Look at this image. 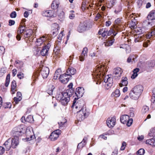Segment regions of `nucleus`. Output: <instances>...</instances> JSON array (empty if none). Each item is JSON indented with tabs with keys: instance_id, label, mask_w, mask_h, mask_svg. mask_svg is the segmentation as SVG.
I'll list each match as a JSON object with an SVG mask.
<instances>
[{
	"instance_id": "obj_9",
	"label": "nucleus",
	"mask_w": 155,
	"mask_h": 155,
	"mask_svg": "<svg viewBox=\"0 0 155 155\" xmlns=\"http://www.w3.org/2000/svg\"><path fill=\"white\" fill-rule=\"evenodd\" d=\"M121 29L118 25H116L112 28H110L107 32V35L110 36L113 34L114 36H115L118 32L121 31Z\"/></svg>"
},
{
	"instance_id": "obj_43",
	"label": "nucleus",
	"mask_w": 155,
	"mask_h": 155,
	"mask_svg": "<svg viewBox=\"0 0 155 155\" xmlns=\"http://www.w3.org/2000/svg\"><path fill=\"white\" fill-rule=\"evenodd\" d=\"M12 88L13 90L14 89H15L16 87V83L15 80H13L11 83Z\"/></svg>"
},
{
	"instance_id": "obj_5",
	"label": "nucleus",
	"mask_w": 155,
	"mask_h": 155,
	"mask_svg": "<svg viewBox=\"0 0 155 155\" xmlns=\"http://www.w3.org/2000/svg\"><path fill=\"white\" fill-rule=\"evenodd\" d=\"M24 128V126L23 125H20L14 127L12 131V135L13 137H18L19 136H21L25 130Z\"/></svg>"
},
{
	"instance_id": "obj_42",
	"label": "nucleus",
	"mask_w": 155,
	"mask_h": 155,
	"mask_svg": "<svg viewBox=\"0 0 155 155\" xmlns=\"http://www.w3.org/2000/svg\"><path fill=\"white\" fill-rule=\"evenodd\" d=\"M133 122V119L132 118L129 119V120H127V122H126L127 125L128 127L130 126L132 124Z\"/></svg>"
},
{
	"instance_id": "obj_27",
	"label": "nucleus",
	"mask_w": 155,
	"mask_h": 155,
	"mask_svg": "<svg viewBox=\"0 0 155 155\" xmlns=\"http://www.w3.org/2000/svg\"><path fill=\"white\" fill-rule=\"evenodd\" d=\"M107 29L102 28L99 30L98 33L99 35H101L102 37H104L107 35Z\"/></svg>"
},
{
	"instance_id": "obj_49",
	"label": "nucleus",
	"mask_w": 155,
	"mask_h": 155,
	"mask_svg": "<svg viewBox=\"0 0 155 155\" xmlns=\"http://www.w3.org/2000/svg\"><path fill=\"white\" fill-rule=\"evenodd\" d=\"M133 57H135V55H130L127 58V61L128 63L130 62L132 60V58H133Z\"/></svg>"
},
{
	"instance_id": "obj_54",
	"label": "nucleus",
	"mask_w": 155,
	"mask_h": 155,
	"mask_svg": "<svg viewBox=\"0 0 155 155\" xmlns=\"http://www.w3.org/2000/svg\"><path fill=\"white\" fill-rule=\"evenodd\" d=\"M51 46V44L48 43L47 44V45H43L45 48H46L48 50H49V49Z\"/></svg>"
},
{
	"instance_id": "obj_44",
	"label": "nucleus",
	"mask_w": 155,
	"mask_h": 155,
	"mask_svg": "<svg viewBox=\"0 0 155 155\" xmlns=\"http://www.w3.org/2000/svg\"><path fill=\"white\" fill-rule=\"evenodd\" d=\"M21 99L22 97H15L14 98V102H15V104H17Z\"/></svg>"
},
{
	"instance_id": "obj_50",
	"label": "nucleus",
	"mask_w": 155,
	"mask_h": 155,
	"mask_svg": "<svg viewBox=\"0 0 155 155\" xmlns=\"http://www.w3.org/2000/svg\"><path fill=\"white\" fill-rule=\"evenodd\" d=\"M35 137L33 135H31L30 137H27L25 138L26 140L27 141H29L30 140H32L33 139H34Z\"/></svg>"
},
{
	"instance_id": "obj_21",
	"label": "nucleus",
	"mask_w": 155,
	"mask_h": 155,
	"mask_svg": "<svg viewBox=\"0 0 155 155\" xmlns=\"http://www.w3.org/2000/svg\"><path fill=\"white\" fill-rule=\"evenodd\" d=\"M115 41L113 36H112V38H109L108 39L107 41L106 42H104L105 46L106 47L110 46L112 45Z\"/></svg>"
},
{
	"instance_id": "obj_32",
	"label": "nucleus",
	"mask_w": 155,
	"mask_h": 155,
	"mask_svg": "<svg viewBox=\"0 0 155 155\" xmlns=\"http://www.w3.org/2000/svg\"><path fill=\"white\" fill-rule=\"evenodd\" d=\"M48 51V50L43 46L42 48L40 51L41 54L42 56H45L47 54Z\"/></svg>"
},
{
	"instance_id": "obj_22",
	"label": "nucleus",
	"mask_w": 155,
	"mask_h": 155,
	"mask_svg": "<svg viewBox=\"0 0 155 155\" xmlns=\"http://www.w3.org/2000/svg\"><path fill=\"white\" fill-rule=\"evenodd\" d=\"M66 72L67 73L66 74L71 77V75L74 74L76 73V71L72 67H69L67 70Z\"/></svg>"
},
{
	"instance_id": "obj_24",
	"label": "nucleus",
	"mask_w": 155,
	"mask_h": 155,
	"mask_svg": "<svg viewBox=\"0 0 155 155\" xmlns=\"http://www.w3.org/2000/svg\"><path fill=\"white\" fill-rule=\"evenodd\" d=\"M59 4V2L58 0H54L51 4V8L54 9H56L58 8Z\"/></svg>"
},
{
	"instance_id": "obj_23",
	"label": "nucleus",
	"mask_w": 155,
	"mask_h": 155,
	"mask_svg": "<svg viewBox=\"0 0 155 155\" xmlns=\"http://www.w3.org/2000/svg\"><path fill=\"white\" fill-rule=\"evenodd\" d=\"M42 15L45 16L51 17L53 16V12L52 11L50 10L44 11Z\"/></svg>"
},
{
	"instance_id": "obj_29",
	"label": "nucleus",
	"mask_w": 155,
	"mask_h": 155,
	"mask_svg": "<svg viewBox=\"0 0 155 155\" xmlns=\"http://www.w3.org/2000/svg\"><path fill=\"white\" fill-rule=\"evenodd\" d=\"M146 143L153 147H155V138L148 139L146 140Z\"/></svg>"
},
{
	"instance_id": "obj_18",
	"label": "nucleus",
	"mask_w": 155,
	"mask_h": 155,
	"mask_svg": "<svg viewBox=\"0 0 155 155\" xmlns=\"http://www.w3.org/2000/svg\"><path fill=\"white\" fill-rule=\"evenodd\" d=\"M87 51L88 48H87L85 47L83 48L81 54L79 56L80 61H83L84 60L85 58L87 56Z\"/></svg>"
},
{
	"instance_id": "obj_26",
	"label": "nucleus",
	"mask_w": 155,
	"mask_h": 155,
	"mask_svg": "<svg viewBox=\"0 0 155 155\" xmlns=\"http://www.w3.org/2000/svg\"><path fill=\"white\" fill-rule=\"evenodd\" d=\"M127 80V78L126 77H122L121 83L120 84V87H122V86L127 85L128 84Z\"/></svg>"
},
{
	"instance_id": "obj_56",
	"label": "nucleus",
	"mask_w": 155,
	"mask_h": 155,
	"mask_svg": "<svg viewBox=\"0 0 155 155\" xmlns=\"http://www.w3.org/2000/svg\"><path fill=\"white\" fill-rule=\"evenodd\" d=\"M6 71L5 69L4 68L1 69L0 70V74H1L5 73Z\"/></svg>"
},
{
	"instance_id": "obj_41",
	"label": "nucleus",
	"mask_w": 155,
	"mask_h": 155,
	"mask_svg": "<svg viewBox=\"0 0 155 155\" xmlns=\"http://www.w3.org/2000/svg\"><path fill=\"white\" fill-rule=\"evenodd\" d=\"M152 102L151 106L152 108L153 109H155V97L152 98L151 99Z\"/></svg>"
},
{
	"instance_id": "obj_4",
	"label": "nucleus",
	"mask_w": 155,
	"mask_h": 155,
	"mask_svg": "<svg viewBox=\"0 0 155 155\" xmlns=\"http://www.w3.org/2000/svg\"><path fill=\"white\" fill-rule=\"evenodd\" d=\"M33 31L31 29L25 30L23 26H20L18 28V30L17 31V35L16 36L17 39L19 41L21 40L20 34L22 35L23 33L24 35V36L25 38H27L30 36L31 35L33 34Z\"/></svg>"
},
{
	"instance_id": "obj_17",
	"label": "nucleus",
	"mask_w": 155,
	"mask_h": 155,
	"mask_svg": "<svg viewBox=\"0 0 155 155\" xmlns=\"http://www.w3.org/2000/svg\"><path fill=\"white\" fill-rule=\"evenodd\" d=\"M52 26L54 28L52 29V36L54 37L58 34V30L60 28L59 25L56 23H54Z\"/></svg>"
},
{
	"instance_id": "obj_37",
	"label": "nucleus",
	"mask_w": 155,
	"mask_h": 155,
	"mask_svg": "<svg viewBox=\"0 0 155 155\" xmlns=\"http://www.w3.org/2000/svg\"><path fill=\"white\" fill-rule=\"evenodd\" d=\"M10 80V74H8L7 76L6 81H5V86L6 87H7L9 84Z\"/></svg>"
},
{
	"instance_id": "obj_61",
	"label": "nucleus",
	"mask_w": 155,
	"mask_h": 155,
	"mask_svg": "<svg viewBox=\"0 0 155 155\" xmlns=\"http://www.w3.org/2000/svg\"><path fill=\"white\" fill-rule=\"evenodd\" d=\"M115 22L116 24H118L121 22V19L120 18H118L115 20Z\"/></svg>"
},
{
	"instance_id": "obj_57",
	"label": "nucleus",
	"mask_w": 155,
	"mask_h": 155,
	"mask_svg": "<svg viewBox=\"0 0 155 155\" xmlns=\"http://www.w3.org/2000/svg\"><path fill=\"white\" fill-rule=\"evenodd\" d=\"M87 140V138L86 137H84L82 141V142L83 143V145L81 146L82 147H83L85 145L86 141Z\"/></svg>"
},
{
	"instance_id": "obj_16",
	"label": "nucleus",
	"mask_w": 155,
	"mask_h": 155,
	"mask_svg": "<svg viewBox=\"0 0 155 155\" xmlns=\"http://www.w3.org/2000/svg\"><path fill=\"white\" fill-rule=\"evenodd\" d=\"M87 25L85 22L81 23L79 25L77 30L79 32H82L85 31L87 28Z\"/></svg>"
},
{
	"instance_id": "obj_11",
	"label": "nucleus",
	"mask_w": 155,
	"mask_h": 155,
	"mask_svg": "<svg viewBox=\"0 0 155 155\" xmlns=\"http://www.w3.org/2000/svg\"><path fill=\"white\" fill-rule=\"evenodd\" d=\"M49 68L47 67L43 66L41 70L40 73L44 79L46 78L49 74Z\"/></svg>"
},
{
	"instance_id": "obj_53",
	"label": "nucleus",
	"mask_w": 155,
	"mask_h": 155,
	"mask_svg": "<svg viewBox=\"0 0 155 155\" xmlns=\"http://www.w3.org/2000/svg\"><path fill=\"white\" fill-rule=\"evenodd\" d=\"M15 21L14 20H10L9 21V25L10 26H12L15 24Z\"/></svg>"
},
{
	"instance_id": "obj_46",
	"label": "nucleus",
	"mask_w": 155,
	"mask_h": 155,
	"mask_svg": "<svg viewBox=\"0 0 155 155\" xmlns=\"http://www.w3.org/2000/svg\"><path fill=\"white\" fill-rule=\"evenodd\" d=\"M17 77L20 79H23L24 77V74L21 72H19L17 74Z\"/></svg>"
},
{
	"instance_id": "obj_2",
	"label": "nucleus",
	"mask_w": 155,
	"mask_h": 155,
	"mask_svg": "<svg viewBox=\"0 0 155 155\" xmlns=\"http://www.w3.org/2000/svg\"><path fill=\"white\" fill-rule=\"evenodd\" d=\"M72 95L70 90H67L58 95L57 99L63 105H66L70 100V97Z\"/></svg>"
},
{
	"instance_id": "obj_30",
	"label": "nucleus",
	"mask_w": 155,
	"mask_h": 155,
	"mask_svg": "<svg viewBox=\"0 0 155 155\" xmlns=\"http://www.w3.org/2000/svg\"><path fill=\"white\" fill-rule=\"evenodd\" d=\"M149 20H153L155 19V10L150 12L148 16Z\"/></svg>"
},
{
	"instance_id": "obj_60",
	"label": "nucleus",
	"mask_w": 155,
	"mask_h": 155,
	"mask_svg": "<svg viewBox=\"0 0 155 155\" xmlns=\"http://www.w3.org/2000/svg\"><path fill=\"white\" fill-rule=\"evenodd\" d=\"M137 75L138 74L137 73H133L132 74L131 78L132 79H134L137 76Z\"/></svg>"
},
{
	"instance_id": "obj_25",
	"label": "nucleus",
	"mask_w": 155,
	"mask_h": 155,
	"mask_svg": "<svg viewBox=\"0 0 155 155\" xmlns=\"http://www.w3.org/2000/svg\"><path fill=\"white\" fill-rule=\"evenodd\" d=\"M129 116L127 115H123L121 116L120 120L121 122L123 124H126L127 120H129Z\"/></svg>"
},
{
	"instance_id": "obj_10",
	"label": "nucleus",
	"mask_w": 155,
	"mask_h": 155,
	"mask_svg": "<svg viewBox=\"0 0 155 155\" xmlns=\"http://www.w3.org/2000/svg\"><path fill=\"white\" fill-rule=\"evenodd\" d=\"M123 71L122 69L118 67L115 68L113 70V75L115 79H119L120 78Z\"/></svg>"
},
{
	"instance_id": "obj_63",
	"label": "nucleus",
	"mask_w": 155,
	"mask_h": 155,
	"mask_svg": "<svg viewBox=\"0 0 155 155\" xmlns=\"http://www.w3.org/2000/svg\"><path fill=\"white\" fill-rule=\"evenodd\" d=\"M24 16L25 18H27L29 15V12H28L25 11L24 14Z\"/></svg>"
},
{
	"instance_id": "obj_52",
	"label": "nucleus",
	"mask_w": 155,
	"mask_h": 155,
	"mask_svg": "<svg viewBox=\"0 0 155 155\" xmlns=\"http://www.w3.org/2000/svg\"><path fill=\"white\" fill-rule=\"evenodd\" d=\"M106 135L107 134H103L102 135H100L99 136V137L102 138L104 140H106L107 139V137L105 136V135Z\"/></svg>"
},
{
	"instance_id": "obj_12",
	"label": "nucleus",
	"mask_w": 155,
	"mask_h": 155,
	"mask_svg": "<svg viewBox=\"0 0 155 155\" xmlns=\"http://www.w3.org/2000/svg\"><path fill=\"white\" fill-rule=\"evenodd\" d=\"M116 120V118L114 116L109 117L106 122L107 126L110 128H112L114 127L115 124Z\"/></svg>"
},
{
	"instance_id": "obj_15",
	"label": "nucleus",
	"mask_w": 155,
	"mask_h": 155,
	"mask_svg": "<svg viewBox=\"0 0 155 155\" xmlns=\"http://www.w3.org/2000/svg\"><path fill=\"white\" fill-rule=\"evenodd\" d=\"M104 81L106 83V85L109 87H111L113 84V79L107 75L104 79Z\"/></svg>"
},
{
	"instance_id": "obj_13",
	"label": "nucleus",
	"mask_w": 155,
	"mask_h": 155,
	"mask_svg": "<svg viewBox=\"0 0 155 155\" xmlns=\"http://www.w3.org/2000/svg\"><path fill=\"white\" fill-rule=\"evenodd\" d=\"M47 37L43 35L42 37H40L37 40V45L38 46H39L42 45L43 46L45 45L44 42L47 39Z\"/></svg>"
},
{
	"instance_id": "obj_6",
	"label": "nucleus",
	"mask_w": 155,
	"mask_h": 155,
	"mask_svg": "<svg viewBox=\"0 0 155 155\" xmlns=\"http://www.w3.org/2000/svg\"><path fill=\"white\" fill-rule=\"evenodd\" d=\"M96 69L92 74L93 77L94 78H96L97 79L99 80L101 79V77H102V72L104 69V67H102L101 65H98L96 67Z\"/></svg>"
},
{
	"instance_id": "obj_39",
	"label": "nucleus",
	"mask_w": 155,
	"mask_h": 155,
	"mask_svg": "<svg viewBox=\"0 0 155 155\" xmlns=\"http://www.w3.org/2000/svg\"><path fill=\"white\" fill-rule=\"evenodd\" d=\"M74 12V11L73 10H71L70 11V14L69 18L71 19H74L75 17V14H73V13Z\"/></svg>"
},
{
	"instance_id": "obj_19",
	"label": "nucleus",
	"mask_w": 155,
	"mask_h": 155,
	"mask_svg": "<svg viewBox=\"0 0 155 155\" xmlns=\"http://www.w3.org/2000/svg\"><path fill=\"white\" fill-rule=\"evenodd\" d=\"M18 140V137H14L11 139V143L12 144V147L13 148H15L18 145L19 143Z\"/></svg>"
},
{
	"instance_id": "obj_20",
	"label": "nucleus",
	"mask_w": 155,
	"mask_h": 155,
	"mask_svg": "<svg viewBox=\"0 0 155 155\" xmlns=\"http://www.w3.org/2000/svg\"><path fill=\"white\" fill-rule=\"evenodd\" d=\"M11 142V139L9 138L4 143L3 145L5 147L6 150H9L12 147Z\"/></svg>"
},
{
	"instance_id": "obj_58",
	"label": "nucleus",
	"mask_w": 155,
	"mask_h": 155,
	"mask_svg": "<svg viewBox=\"0 0 155 155\" xmlns=\"http://www.w3.org/2000/svg\"><path fill=\"white\" fill-rule=\"evenodd\" d=\"M116 0H113L110 2L109 4H111V6H113L116 3Z\"/></svg>"
},
{
	"instance_id": "obj_35",
	"label": "nucleus",
	"mask_w": 155,
	"mask_h": 155,
	"mask_svg": "<svg viewBox=\"0 0 155 155\" xmlns=\"http://www.w3.org/2000/svg\"><path fill=\"white\" fill-rule=\"evenodd\" d=\"M55 88V87L53 85L51 86L50 87L47 91L49 95H51L52 94Z\"/></svg>"
},
{
	"instance_id": "obj_33",
	"label": "nucleus",
	"mask_w": 155,
	"mask_h": 155,
	"mask_svg": "<svg viewBox=\"0 0 155 155\" xmlns=\"http://www.w3.org/2000/svg\"><path fill=\"white\" fill-rule=\"evenodd\" d=\"M122 9V6L121 4H120L119 5L117 6L116 7L114 11V13L117 14H118L120 12Z\"/></svg>"
},
{
	"instance_id": "obj_36",
	"label": "nucleus",
	"mask_w": 155,
	"mask_h": 155,
	"mask_svg": "<svg viewBox=\"0 0 155 155\" xmlns=\"http://www.w3.org/2000/svg\"><path fill=\"white\" fill-rule=\"evenodd\" d=\"M34 121L33 117L31 115H29L26 119V122L31 123Z\"/></svg>"
},
{
	"instance_id": "obj_51",
	"label": "nucleus",
	"mask_w": 155,
	"mask_h": 155,
	"mask_svg": "<svg viewBox=\"0 0 155 155\" xmlns=\"http://www.w3.org/2000/svg\"><path fill=\"white\" fill-rule=\"evenodd\" d=\"M126 145V143H125V142H123L122 143V145L120 148V150H124L125 148Z\"/></svg>"
},
{
	"instance_id": "obj_28",
	"label": "nucleus",
	"mask_w": 155,
	"mask_h": 155,
	"mask_svg": "<svg viewBox=\"0 0 155 155\" xmlns=\"http://www.w3.org/2000/svg\"><path fill=\"white\" fill-rule=\"evenodd\" d=\"M58 134H56L55 132H53L50 135L49 138L52 141H54L58 137Z\"/></svg>"
},
{
	"instance_id": "obj_45",
	"label": "nucleus",
	"mask_w": 155,
	"mask_h": 155,
	"mask_svg": "<svg viewBox=\"0 0 155 155\" xmlns=\"http://www.w3.org/2000/svg\"><path fill=\"white\" fill-rule=\"evenodd\" d=\"M155 129H151L150 130V132L148 134L150 136H154L155 135Z\"/></svg>"
},
{
	"instance_id": "obj_34",
	"label": "nucleus",
	"mask_w": 155,
	"mask_h": 155,
	"mask_svg": "<svg viewBox=\"0 0 155 155\" xmlns=\"http://www.w3.org/2000/svg\"><path fill=\"white\" fill-rule=\"evenodd\" d=\"M120 95V91L119 89H116L115 91L113 92L111 94L112 96L116 97H119Z\"/></svg>"
},
{
	"instance_id": "obj_59",
	"label": "nucleus",
	"mask_w": 155,
	"mask_h": 155,
	"mask_svg": "<svg viewBox=\"0 0 155 155\" xmlns=\"http://www.w3.org/2000/svg\"><path fill=\"white\" fill-rule=\"evenodd\" d=\"M66 122V121H65L64 122L60 121L58 122V124L60 127H63Z\"/></svg>"
},
{
	"instance_id": "obj_3",
	"label": "nucleus",
	"mask_w": 155,
	"mask_h": 155,
	"mask_svg": "<svg viewBox=\"0 0 155 155\" xmlns=\"http://www.w3.org/2000/svg\"><path fill=\"white\" fill-rule=\"evenodd\" d=\"M143 90V87L140 85L135 86L131 90L129 95L130 97L134 100H137Z\"/></svg>"
},
{
	"instance_id": "obj_14",
	"label": "nucleus",
	"mask_w": 155,
	"mask_h": 155,
	"mask_svg": "<svg viewBox=\"0 0 155 155\" xmlns=\"http://www.w3.org/2000/svg\"><path fill=\"white\" fill-rule=\"evenodd\" d=\"M70 78L66 74H64L60 75L59 79L62 83L66 84Z\"/></svg>"
},
{
	"instance_id": "obj_40",
	"label": "nucleus",
	"mask_w": 155,
	"mask_h": 155,
	"mask_svg": "<svg viewBox=\"0 0 155 155\" xmlns=\"http://www.w3.org/2000/svg\"><path fill=\"white\" fill-rule=\"evenodd\" d=\"M145 153L144 150L143 149H140L137 152V155H143Z\"/></svg>"
},
{
	"instance_id": "obj_48",
	"label": "nucleus",
	"mask_w": 155,
	"mask_h": 155,
	"mask_svg": "<svg viewBox=\"0 0 155 155\" xmlns=\"http://www.w3.org/2000/svg\"><path fill=\"white\" fill-rule=\"evenodd\" d=\"M16 13L15 12L13 11L10 15V17L12 18H15L16 17Z\"/></svg>"
},
{
	"instance_id": "obj_55",
	"label": "nucleus",
	"mask_w": 155,
	"mask_h": 155,
	"mask_svg": "<svg viewBox=\"0 0 155 155\" xmlns=\"http://www.w3.org/2000/svg\"><path fill=\"white\" fill-rule=\"evenodd\" d=\"M12 76L14 77L17 73V70L16 69H14L12 71Z\"/></svg>"
},
{
	"instance_id": "obj_47",
	"label": "nucleus",
	"mask_w": 155,
	"mask_h": 155,
	"mask_svg": "<svg viewBox=\"0 0 155 155\" xmlns=\"http://www.w3.org/2000/svg\"><path fill=\"white\" fill-rule=\"evenodd\" d=\"M5 151V148L2 146H0V155H2L4 153Z\"/></svg>"
},
{
	"instance_id": "obj_8",
	"label": "nucleus",
	"mask_w": 155,
	"mask_h": 155,
	"mask_svg": "<svg viewBox=\"0 0 155 155\" xmlns=\"http://www.w3.org/2000/svg\"><path fill=\"white\" fill-rule=\"evenodd\" d=\"M84 89L82 87H79L76 89V91L75 94L77 97V98H75L74 99L73 101V104L72 107H74L76 102V100L78 99L79 98L82 97L84 92Z\"/></svg>"
},
{
	"instance_id": "obj_62",
	"label": "nucleus",
	"mask_w": 155,
	"mask_h": 155,
	"mask_svg": "<svg viewBox=\"0 0 155 155\" xmlns=\"http://www.w3.org/2000/svg\"><path fill=\"white\" fill-rule=\"evenodd\" d=\"M101 15L99 13H98L95 18V19L96 20H98L99 18H101Z\"/></svg>"
},
{
	"instance_id": "obj_1",
	"label": "nucleus",
	"mask_w": 155,
	"mask_h": 155,
	"mask_svg": "<svg viewBox=\"0 0 155 155\" xmlns=\"http://www.w3.org/2000/svg\"><path fill=\"white\" fill-rule=\"evenodd\" d=\"M75 108L78 110L77 111V119L80 121L84 120L89 114V112L87 110L84 102L82 100H79L75 104Z\"/></svg>"
},
{
	"instance_id": "obj_7",
	"label": "nucleus",
	"mask_w": 155,
	"mask_h": 155,
	"mask_svg": "<svg viewBox=\"0 0 155 155\" xmlns=\"http://www.w3.org/2000/svg\"><path fill=\"white\" fill-rule=\"evenodd\" d=\"M155 35V30L152 31L151 32L149 33L148 35L146 36L144 35V34H141L137 36L134 39L135 42H141L143 40H145L146 38H150L151 36Z\"/></svg>"
},
{
	"instance_id": "obj_38",
	"label": "nucleus",
	"mask_w": 155,
	"mask_h": 155,
	"mask_svg": "<svg viewBox=\"0 0 155 155\" xmlns=\"http://www.w3.org/2000/svg\"><path fill=\"white\" fill-rule=\"evenodd\" d=\"M149 110V107L146 105H144L143 107L142 110L143 113H145L148 111Z\"/></svg>"
},
{
	"instance_id": "obj_31",
	"label": "nucleus",
	"mask_w": 155,
	"mask_h": 155,
	"mask_svg": "<svg viewBox=\"0 0 155 155\" xmlns=\"http://www.w3.org/2000/svg\"><path fill=\"white\" fill-rule=\"evenodd\" d=\"M61 70L60 69H59L55 71L53 77L54 79H56L58 77L59 78L60 75H61Z\"/></svg>"
},
{
	"instance_id": "obj_64",
	"label": "nucleus",
	"mask_w": 155,
	"mask_h": 155,
	"mask_svg": "<svg viewBox=\"0 0 155 155\" xmlns=\"http://www.w3.org/2000/svg\"><path fill=\"white\" fill-rule=\"evenodd\" d=\"M111 24V22L110 21H108L106 22V25L107 26H109Z\"/></svg>"
}]
</instances>
